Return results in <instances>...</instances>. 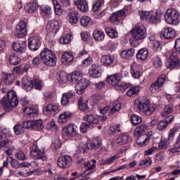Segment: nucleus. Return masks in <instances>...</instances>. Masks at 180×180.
<instances>
[{
	"mask_svg": "<svg viewBox=\"0 0 180 180\" xmlns=\"http://www.w3.org/2000/svg\"><path fill=\"white\" fill-rule=\"evenodd\" d=\"M134 105L139 109V112H141L145 116H151L157 106L151 103L148 98L145 97H140L135 100Z\"/></svg>",
	"mask_w": 180,
	"mask_h": 180,
	"instance_id": "f257e3e1",
	"label": "nucleus"
},
{
	"mask_svg": "<svg viewBox=\"0 0 180 180\" xmlns=\"http://www.w3.org/2000/svg\"><path fill=\"white\" fill-rule=\"evenodd\" d=\"M6 112H11L13 108H16L19 105V100L15 90H11L7 93L6 97H3L0 101Z\"/></svg>",
	"mask_w": 180,
	"mask_h": 180,
	"instance_id": "f03ea898",
	"label": "nucleus"
},
{
	"mask_svg": "<svg viewBox=\"0 0 180 180\" xmlns=\"http://www.w3.org/2000/svg\"><path fill=\"white\" fill-rule=\"evenodd\" d=\"M40 57L45 65L54 67L57 64V56L51 50L44 49L40 53Z\"/></svg>",
	"mask_w": 180,
	"mask_h": 180,
	"instance_id": "7ed1b4c3",
	"label": "nucleus"
},
{
	"mask_svg": "<svg viewBox=\"0 0 180 180\" xmlns=\"http://www.w3.org/2000/svg\"><path fill=\"white\" fill-rule=\"evenodd\" d=\"M165 20L169 25H178L180 21V13L175 8H169L165 14Z\"/></svg>",
	"mask_w": 180,
	"mask_h": 180,
	"instance_id": "20e7f679",
	"label": "nucleus"
},
{
	"mask_svg": "<svg viewBox=\"0 0 180 180\" xmlns=\"http://www.w3.org/2000/svg\"><path fill=\"white\" fill-rule=\"evenodd\" d=\"M132 37L134 40H143L147 36V31L144 25H136L131 30Z\"/></svg>",
	"mask_w": 180,
	"mask_h": 180,
	"instance_id": "39448f33",
	"label": "nucleus"
},
{
	"mask_svg": "<svg viewBox=\"0 0 180 180\" xmlns=\"http://www.w3.org/2000/svg\"><path fill=\"white\" fill-rule=\"evenodd\" d=\"M27 34V24L23 20H20L19 23L15 27V30L14 32L15 37H18V39H22L25 37Z\"/></svg>",
	"mask_w": 180,
	"mask_h": 180,
	"instance_id": "423d86ee",
	"label": "nucleus"
},
{
	"mask_svg": "<svg viewBox=\"0 0 180 180\" xmlns=\"http://www.w3.org/2000/svg\"><path fill=\"white\" fill-rule=\"evenodd\" d=\"M72 162V158L70 155H63L59 157L57 164L59 168L65 169V168H70V167H71Z\"/></svg>",
	"mask_w": 180,
	"mask_h": 180,
	"instance_id": "0eeeda50",
	"label": "nucleus"
},
{
	"mask_svg": "<svg viewBox=\"0 0 180 180\" xmlns=\"http://www.w3.org/2000/svg\"><path fill=\"white\" fill-rule=\"evenodd\" d=\"M32 150L34 153V158L35 160H41V161H46L47 160V155L44 153V149L42 150L39 149L37 146V142H33Z\"/></svg>",
	"mask_w": 180,
	"mask_h": 180,
	"instance_id": "6e6552de",
	"label": "nucleus"
},
{
	"mask_svg": "<svg viewBox=\"0 0 180 180\" xmlns=\"http://www.w3.org/2000/svg\"><path fill=\"white\" fill-rule=\"evenodd\" d=\"M78 127L75 124H70L62 129V134L64 137H72L77 136Z\"/></svg>",
	"mask_w": 180,
	"mask_h": 180,
	"instance_id": "1a4fd4ad",
	"label": "nucleus"
},
{
	"mask_svg": "<svg viewBox=\"0 0 180 180\" xmlns=\"http://www.w3.org/2000/svg\"><path fill=\"white\" fill-rule=\"evenodd\" d=\"M46 32L49 34H56L58 30H60V22L56 20H52L48 22L46 24Z\"/></svg>",
	"mask_w": 180,
	"mask_h": 180,
	"instance_id": "9d476101",
	"label": "nucleus"
},
{
	"mask_svg": "<svg viewBox=\"0 0 180 180\" xmlns=\"http://www.w3.org/2000/svg\"><path fill=\"white\" fill-rule=\"evenodd\" d=\"M88 85H89V80L82 77L75 86V91L77 92V94H82L85 89H86V87H88Z\"/></svg>",
	"mask_w": 180,
	"mask_h": 180,
	"instance_id": "9b49d317",
	"label": "nucleus"
},
{
	"mask_svg": "<svg viewBox=\"0 0 180 180\" xmlns=\"http://www.w3.org/2000/svg\"><path fill=\"white\" fill-rule=\"evenodd\" d=\"M180 62L179 58H178V53H176V52H172L169 56V60L167 63V68L174 70V68H178Z\"/></svg>",
	"mask_w": 180,
	"mask_h": 180,
	"instance_id": "f8f14e48",
	"label": "nucleus"
},
{
	"mask_svg": "<svg viewBox=\"0 0 180 180\" xmlns=\"http://www.w3.org/2000/svg\"><path fill=\"white\" fill-rule=\"evenodd\" d=\"M176 34L175 30L172 27H165L163 28L160 32V37L163 39H174Z\"/></svg>",
	"mask_w": 180,
	"mask_h": 180,
	"instance_id": "ddd939ff",
	"label": "nucleus"
},
{
	"mask_svg": "<svg viewBox=\"0 0 180 180\" xmlns=\"http://www.w3.org/2000/svg\"><path fill=\"white\" fill-rule=\"evenodd\" d=\"M40 39L37 37H30L28 41V48L31 51H36L40 47Z\"/></svg>",
	"mask_w": 180,
	"mask_h": 180,
	"instance_id": "4468645a",
	"label": "nucleus"
},
{
	"mask_svg": "<svg viewBox=\"0 0 180 180\" xmlns=\"http://www.w3.org/2000/svg\"><path fill=\"white\" fill-rule=\"evenodd\" d=\"M133 141V139L131 136L127 134H123L120 135L115 140V143L117 144H120V146H124V144H129Z\"/></svg>",
	"mask_w": 180,
	"mask_h": 180,
	"instance_id": "2eb2a0df",
	"label": "nucleus"
},
{
	"mask_svg": "<svg viewBox=\"0 0 180 180\" xmlns=\"http://www.w3.org/2000/svg\"><path fill=\"white\" fill-rule=\"evenodd\" d=\"M74 5L77 6L79 11L81 12H88L89 7L86 0H74Z\"/></svg>",
	"mask_w": 180,
	"mask_h": 180,
	"instance_id": "dca6fc26",
	"label": "nucleus"
},
{
	"mask_svg": "<svg viewBox=\"0 0 180 180\" xmlns=\"http://www.w3.org/2000/svg\"><path fill=\"white\" fill-rule=\"evenodd\" d=\"M84 77L82 72L75 71L72 72L69 76H68V81H70L72 84H77Z\"/></svg>",
	"mask_w": 180,
	"mask_h": 180,
	"instance_id": "f3484780",
	"label": "nucleus"
},
{
	"mask_svg": "<svg viewBox=\"0 0 180 180\" xmlns=\"http://www.w3.org/2000/svg\"><path fill=\"white\" fill-rule=\"evenodd\" d=\"M101 72V67L95 64L92 65L89 69V74L91 78H99Z\"/></svg>",
	"mask_w": 180,
	"mask_h": 180,
	"instance_id": "a211bd4d",
	"label": "nucleus"
},
{
	"mask_svg": "<svg viewBox=\"0 0 180 180\" xmlns=\"http://www.w3.org/2000/svg\"><path fill=\"white\" fill-rule=\"evenodd\" d=\"M131 77L134 78L135 79H139L140 77H141V68L136 64L134 63L131 65V70H130Z\"/></svg>",
	"mask_w": 180,
	"mask_h": 180,
	"instance_id": "6ab92c4d",
	"label": "nucleus"
},
{
	"mask_svg": "<svg viewBox=\"0 0 180 180\" xmlns=\"http://www.w3.org/2000/svg\"><path fill=\"white\" fill-rule=\"evenodd\" d=\"M22 85L25 91H32L33 89V80L29 77H24L22 79Z\"/></svg>",
	"mask_w": 180,
	"mask_h": 180,
	"instance_id": "aec40b11",
	"label": "nucleus"
},
{
	"mask_svg": "<svg viewBox=\"0 0 180 180\" xmlns=\"http://www.w3.org/2000/svg\"><path fill=\"white\" fill-rule=\"evenodd\" d=\"M13 49L17 53H23L26 50V42L23 41H18L13 44Z\"/></svg>",
	"mask_w": 180,
	"mask_h": 180,
	"instance_id": "412c9836",
	"label": "nucleus"
},
{
	"mask_svg": "<svg viewBox=\"0 0 180 180\" xmlns=\"http://www.w3.org/2000/svg\"><path fill=\"white\" fill-rule=\"evenodd\" d=\"M149 55L148 49H147V48H143L136 53V59L140 60L141 61H145V60L148 58Z\"/></svg>",
	"mask_w": 180,
	"mask_h": 180,
	"instance_id": "4be33fe9",
	"label": "nucleus"
},
{
	"mask_svg": "<svg viewBox=\"0 0 180 180\" xmlns=\"http://www.w3.org/2000/svg\"><path fill=\"white\" fill-rule=\"evenodd\" d=\"M75 96V92H68V93H64L62 96L61 98V104L63 106H67L70 102V99H72Z\"/></svg>",
	"mask_w": 180,
	"mask_h": 180,
	"instance_id": "5701e85b",
	"label": "nucleus"
},
{
	"mask_svg": "<svg viewBox=\"0 0 180 180\" xmlns=\"http://www.w3.org/2000/svg\"><path fill=\"white\" fill-rule=\"evenodd\" d=\"M120 75L115 74L110 75L107 78V82L109 84V85H112L113 86H116L117 85H119L120 82Z\"/></svg>",
	"mask_w": 180,
	"mask_h": 180,
	"instance_id": "b1692460",
	"label": "nucleus"
},
{
	"mask_svg": "<svg viewBox=\"0 0 180 180\" xmlns=\"http://www.w3.org/2000/svg\"><path fill=\"white\" fill-rule=\"evenodd\" d=\"M24 115L29 116L30 118L36 117L39 115V111L36 108L25 107L23 109Z\"/></svg>",
	"mask_w": 180,
	"mask_h": 180,
	"instance_id": "393cba45",
	"label": "nucleus"
},
{
	"mask_svg": "<svg viewBox=\"0 0 180 180\" xmlns=\"http://www.w3.org/2000/svg\"><path fill=\"white\" fill-rule=\"evenodd\" d=\"M101 64L104 65V67H109V65H112L113 64V61H115V58L110 55H103L101 57Z\"/></svg>",
	"mask_w": 180,
	"mask_h": 180,
	"instance_id": "a878e982",
	"label": "nucleus"
},
{
	"mask_svg": "<svg viewBox=\"0 0 180 180\" xmlns=\"http://www.w3.org/2000/svg\"><path fill=\"white\" fill-rule=\"evenodd\" d=\"M79 18H81L79 13L72 11L69 14V22L71 25H77L79 22Z\"/></svg>",
	"mask_w": 180,
	"mask_h": 180,
	"instance_id": "bb28decb",
	"label": "nucleus"
},
{
	"mask_svg": "<svg viewBox=\"0 0 180 180\" xmlns=\"http://www.w3.org/2000/svg\"><path fill=\"white\" fill-rule=\"evenodd\" d=\"M89 146L91 150H98L102 147V140L99 137H96L91 141Z\"/></svg>",
	"mask_w": 180,
	"mask_h": 180,
	"instance_id": "cd10ccee",
	"label": "nucleus"
},
{
	"mask_svg": "<svg viewBox=\"0 0 180 180\" xmlns=\"http://www.w3.org/2000/svg\"><path fill=\"white\" fill-rule=\"evenodd\" d=\"M162 16V14H161V13L156 12L155 14L150 15L148 21L150 23H152V25H157V23H160L161 22Z\"/></svg>",
	"mask_w": 180,
	"mask_h": 180,
	"instance_id": "c85d7f7f",
	"label": "nucleus"
},
{
	"mask_svg": "<svg viewBox=\"0 0 180 180\" xmlns=\"http://www.w3.org/2000/svg\"><path fill=\"white\" fill-rule=\"evenodd\" d=\"M73 60L74 56L71 52L65 53L61 57L63 64H70V63H72Z\"/></svg>",
	"mask_w": 180,
	"mask_h": 180,
	"instance_id": "c756f323",
	"label": "nucleus"
},
{
	"mask_svg": "<svg viewBox=\"0 0 180 180\" xmlns=\"http://www.w3.org/2000/svg\"><path fill=\"white\" fill-rule=\"evenodd\" d=\"M86 150H88V145H86V143H80L78 150L75 154V157H82V155L86 153Z\"/></svg>",
	"mask_w": 180,
	"mask_h": 180,
	"instance_id": "7c9ffc66",
	"label": "nucleus"
},
{
	"mask_svg": "<svg viewBox=\"0 0 180 180\" xmlns=\"http://www.w3.org/2000/svg\"><path fill=\"white\" fill-rule=\"evenodd\" d=\"M44 110L51 115H57L58 113V107L56 105L48 104L45 108Z\"/></svg>",
	"mask_w": 180,
	"mask_h": 180,
	"instance_id": "2f4dec72",
	"label": "nucleus"
},
{
	"mask_svg": "<svg viewBox=\"0 0 180 180\" xmlns=\"http://www.w3.org/2000/svg\"><path fill=\"white\" fill-rule=\"evenodd\" d=\"M32 85L34 89H37V91H41L44 85L43 81L37 77H34L32 79Z\"/></svg>",
	"mask_w": 180,
	"mask_h": 180,
	"instance_id": "473e14b6",
	"label": "nucleus"
},
{
	"mask_svg": "<svg viewBox=\"0 0 180 180\" xmlns=\"http://www.w3.org/2000/svg\"><path fill=\"white\" fill-rule=\"evenodd\" d=\"M78 105L80 110L85 112L89 110V105H88V100L84 101L82 98L78 99Z\"/></svg>",
	"mask_w": 180,
	"mask_h": 180,
	"instance_id": "72a5a7b5",
	"label": "nucleus"
},
{
	"mask_svg": "<svg viewBox=\"0 0 180 180\" xmlns=\"http://www.w3.org/2000/svg\"><path fill=\"white\" fill-rule=\"evenodd\" d=\"M93 37L96 41H102L105 39V32L101 30H96L93 33Z\"/></svg>",
	"mask_w": 180,
	"mask_h": 180,
	"instance_id": "f704fd0d",
	"label": "nucleus"
},
{
	"mask_svg": "<svg viewBox=\"0 0 180 180\" xmlns=\"http://www.w3.org/2000/svg\"><path fill=\"white\" fill-rule=\"evenodd\" d=\"M39 8V6L37 3H29L25 7V9L26 12H28V13H34V12H36L37 11V8Z\"/></svg>",
	"mask_w": 180,
	"mask_h": 180,
	"instance_id": "c9c22d12",
	"label": "nucleus"
},
{
	"mask_svg": "<svg viewBox=\"0 0 180 180\" xmlns=\"http://www.w3.org/2000/svg\"><path fill=\"white\" fill-rule=\"evenodd\" d=\"M140 91H141V86H136L130 88L127 91V96H134V95H139V92H140Z\"/></svg>",
	"mask_w": 180,
	"mask_h": 180,
	"instance_id": "e433bc0d",
	"label": "nucleus"
},
{
	"mask_svg": "<svg viewBox=\"0 0 180 180\" xmlns=\"http://www.w3.org/2000/svg\"><path fill=\"white\" fill-rule=\"evenodd\" d=\"M134 49L131 48L129 49H127L124 51H122L121 52V57H122V58H130V57H133V56H134Z\"/></svg>",
	"mask_w": 180,
	"mask_h": 180,
	"instance_id": "4c0bfd02",
	"label": "nucleus"
},
{
	"mask_svg": "<svg viewBox=\"0 0 180 180\" xmlns=\"http://www.w3.org/2000/svg\"><path fill=\"white\" fill-rule=\"evenodd\" d=\"M71 116H72V114H71V112H65L60 115L58 120L59 123H65V122H67V120H68V119H70Z\"/></svg>",
	"mask_w": 180,
	"mask_h": 180,
	"instance_id": "58836bf2",
	"label": "nucleus"
},
{
	"mask_svg": "<svg viewBox=\"0 0 180 180\" xmlns=\"http://www.w3.org/2000/svg\"><path fill=\"white\" fill-rule=\"evenodd\" d=\"M172 112H174V105L172 103L167 104L165 105L163 112L161 113V115L163 117H165V116L172 113Z\"/></svg>",
	"mask_w": 180,
	"mask_h": 180,
	"instance_id": "ea45409f",
	"label": "nucleus"
},
{
	"mask_svg": "<svg viewBox=\"0 0 180 180\" xmlns=\"http://www.w3.org/2000/svg\"><path fill=\"white\" fill-rule=\"evenodd\" d=\"M72 39V35L71 34H65L62 36L59 40L61 44H68L71 43V40Z\"/></svg>",
	"mask_w": 180,
	"mask_h": 180,
	"instance_id": "a19ab883",
	"label": "nucleus"
},
{
	"mask_svg": "<svg viewBox=\"0 0 180 180\" xmlns=\"http://www.w3.org/2000/svg\"><path fill=\"white\" fill-rule=\"evenodd\" d=\"M9 63L12 65H18L20 63V58L16 53H12L9 57Z\"/></svg>",
	"mask_w": 180,
	"mask_h": 180,
	"instance_id": "79ce46f5",
	"label": "nucleus"
},
{
	"mask_svg": "<svg viewBox=\"0 0 180 180\" xmlns=\"http://www.w3.org/2000/svg\"><path fill=\"white\" fill-rule=\"evenodd\" d=\"M143 122V118L137 115H132L131 116V122L133 126H138Z\"/></svg>",
	"mask_w": 180,
	"mask_h": 180,
	"instance_id": "37998d69",
	"label": "nucleus"
},
{
	"mask_svg": "<svg viewBox=\"0 0 180 180\" xmlns=\"http://www.w3.org/2000/svg\"><path fill=\"white\" fill-rule=\"evenodd\" d=\"M116 160H119V155H116L110 158L103 160L101 162V165H110L111 164H113V162L116 161Z\"/></svg>",
	"mask_w": 180,
	"mask_h": 180,
	"instance_id": "c03bdc74",
	"label": "nucleus"
},
{
	"mask_svg": "<svg viewBox=\"0 0 180 180\" xmlns=\"http://www.w3.org/2000/svg\"><path fill=\"white\" fill-rule=\"evenodd\" d=\"M105 33L110 37L111 39H116L117 37V32L112 29L110 27L105 28Z\"/></svg>",
	"mask_w": 180,
	"mask_h": 180,
	"instance_id": "a18cd8bd",
	"label": "nucleus"
},
{
	"mask_svg": "<svg viewBox=\"0 0 180 180\" xmlns=\"http://www.w3.org/2000/svg\"><path fill=\"white\" fill-rule=\"evenodd\" d=\"M53 5L55 11V13L56 15H60L61 12H63V8H61V5L57 0H53Z\"/></svg>",
	"mask_w": 180,
	"mask_h": 180,
	"instance_id": "49530a36",
	"label": "nucleus"
},
{
	"mask_svg": "<svg viewBox=\"0 0 180 180\" xmlns=\"http://www.w3.org/2000/svg\"><path fill=\"white\" fill-rule=\"evenodd\" d=\"M84 167L87 168V171H92L96 168V160H91V162H86L84 163Z\"/></svg>",
	"mask_w": 180,
	"mask_h": 180,
	"instance_id": "de8ad7c7",
	"label": "nucleus"
},
{
	"mask_svg": "<svg viewBox=\"0 0 180 180\" xmlns=\"http://www.w3.org/2000/svg\"><path fill=\"white\" fill-rule=\"evenodd\" d=\"M152 63L155 68H161L162 67V60L158 56L153 58Z\"/></svg>",
	"mask_w": 180,
	"mask_h": 180,
	"instance_id": "09e8293b",
	"label": "nucleus"
},
{
	"mask_svg": "<svg viewBox=\"0 0 180 180\" xmlns=\"http://www.w3.org/2000/svg\"><path fill=\"white\" fill-rule=\"evenodd\" d=\"M4 79L6 85H12L13 84V75L5 74L4 75Z\"/></svg>",
	"mask_w": 180,
	"mask_h": 180,
	"instance_id": "8fccbe9b",
	"label": "nucleus"
},
{
	"mask_svg": "<svg viewBox=\"0 0 180 180\" xmlns=\"http://www.w3.org/2000/svg\"><path fill=\"white\" fill-rule=\"evenodd\" d=\"M84 120L88 123H93V124H96L98 122H99V120L92 115H86L84 116Z\"/></svg>",
	"mask_w": 180,
	"mask_h": 180,
	"instance_id": "3c124183",
	"label": "nucleus"
},
{
	"mask_svg": "<svg viewBox=\"0 0 180 180\" xmlns=\"http://www.w3.org/2000/svg\"><path fill=\"white\" fill-rule=\"evenodd\" d=\"M149 89L150 92L157 94L161 90V86L156 82H155L150 86Z\"/></svg>",
	"mask_w": 180,
	"mask_h": 180,
	"instance_id": "603ef678",
	"label": "nucleus"
},
{
	"mask_svg": "<svg viewBox=\"0 0 180 180\" xmlns=\"http://www.w3.org/2000/svg\"><path fill=\"white\" fill-rule=\"evenodd\" d=\"M147 127H148L146 124H141L135 129L134 134H136H136H143V133L147 130Z\"/></svg>",
	"mask_w": 180,
	"mask_h": 180,
	"instance_id": "864d4df0",
	"label": "nucleus"
},
{
	"mask_svg": "<svg viewBox=\"0 0 180 180\" xmlns=\"http://www.w3.org/2000/svg\"><path fill=\"white\" fill-rule=\"evenodd\" d=\"M79 22H80L81 26H82L83 27H86V26L89 25V22H91V18L86 15L83 16L80 18Z\"/></svg>",
	"mask_w": 180,
	"mask_h": 180,
	"instance_id": "5fc2aeb1",
	"label": "nucleus"
},
{
	"mask_svg": "<svg viewBox=\"0 0 180 180\" xmlns=\"http://www.w3.org/2000/svg\"><path fill=\"white\" fill-rule=\"evenodd\" d=\"M178 130H179V127H175L169 130L168 141H172L174 140V137H175V133H176Z\"/></svg>",
	"mask_w": 180,
	"mask_h": 180,
	"instance_id": "6e6d98bb",
	"label": "nucleus"
},
{
	"mask_svg": "<svg viewBox=\"0 0 180 180\" xmlns=\"http://www.w3.org/2000/svg\"><path fill=\"white\" fill-rule=\"evenodd\" d=\"M34 129H36L37 130H42V129H44V124H43V120H34Z\"/></svg>",
	"mask_w": 180,
	"mask_h": 180,
	"instance_id": "4d7b16f0",
	"label": "nucleus"
},
{
	"mask_svg": "<svg viewBox=\"0 0 180 180\" xmlns=\"http://www.w3.org/2000/svg\"><path fill=\"white\" fill-rule=\"evenodd\" d=\"M14 132L15 133V134H17L18 136H20V134H22V133L25 132V129H23V127H22L21 124H17L14 128Z\"/></svg>",
	"mask_w": 180,
	"mask_h": 180,
	"instance_id": "13d9d810",
	"label": "nucleus"
},
{
	"mask_svg": "<svg viewBox=\"0 0 180 180\" xmlns=\"http://www.w3.org/2000/svg\"><path fill=\"white\" fill-rule=\"evenodd\" d=\"M120 109H122V104L120 103H115L110 110V113H116V112H119Z\"/></svg>",
	"mask_w": 180,
	"mask_h": 180,
	"instance_id": "bf43d9fd",
	"label": "nucleus"
},
{
	"mask_svg": "<svg viewBox=\"0 0 180 180\" xmlns=\"http://www.w3.org/2000/svg\"><path fill=\"white\" fill-rule=\"evenodd\" d=\"M174 50L172 51L173 53H176V54L180 55V37L177 38L174 42Z\"/></svg>",
	"mask_w": 180,
	"mask_h": 180,
	"instance_id": "052dcab7",
	"label": "nucleus"
},
{
	"mask_svg": "<svg viewBox=\"0 0 180 180\" xmlns=\"http://www.w3.org/2000/svg\"><path fill=\"white\" fill-rule=\"evenodd\" d=\"M7 160H11L10 163L11 164L13 168H20V162H19L18 160L13 159L12 158H8Z\"/></svg>",
	"mask_w": 180,
	"mask_h": 180,
	"instance_id": "680f3d73",
	"label": "nucleus"
},
{
	"mask_svg": "<svg viewBox=\"0 0 180 180\" xmlns=\"http://www.w3.org/2000/svg\"><path fill=\"white\" fill-rule=\"evenodd\" d=\"M110 20L112 25H118L120 22V19L115 13L110 17Z\"/></svg>",
	"mask_w": 180,
	"mask_h": 180,
	"instance_id": "e2e57ef3",
	"label": "nucleus"
},
{
	"mask_svg": "<svg viewBox=\"0 0 180 180\" xmlns=\"http://www.w3.org/2000/svg\"><path fill=\"white\" fill-rule=\"evenodd\" d=\"M15 156L20 161H25V160H26V155H25V153L22 151H18L15 153Z\"/></svg>",
	"mask_w": 180,
	"mask_h": 180,
	"instance_id": "0e129e2a",
	"label": "nucleus"
},
{
	"mask_svg": "<svg viewBox=\"0 0 180 180\" xmlns=\"http://www.w3.org/2000/svg\"><path fill=\"white\" fill-rule=\"evenodd\" d=\"M103 3L101 1H96L94 4H93V11L94 12H98V11H99V9H101V6H102V4Z\"/></svg>",
	"mask_w": 180,
	"mask_h": 180,
	"instance_id": "69168bd1",
	"label": "nucleus"
},
{
	"mask_svg": "<svg viewBox=\"0 0 180 180\" xmlns=\"http://www.w3.org/2000/svg\"><path fill=\"white\" fill-rule=\"evenodd\" d=\"M167 126H168V123L165 122V120H162L158 124V130L162 131V130L167 128Z\"/></svg>",
	"mask_w": 180,
	"mask_h": 180,
	"instance_id": "338daca9",
	"label": "nucleus"
},
{
	"mask_svg": "<svg viewBox=\"0 0 180 180\" xmlns=\"http://www.w3.org/2000/svg\"><path fill=\"white\" fill-rule=\"evenodd\" d=\"M167 77L165 76V75H162L161 76H160L156 82L158 84V85L161 87L162 86L163 84H165V80H166Z\"/></svg>",
	"mask_w": 180,
	"mask_h": 180,
	"instance_id": "774afa93",
	"label": "nucleus"
}]
</instances>
